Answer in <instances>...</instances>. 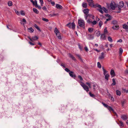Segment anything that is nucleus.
I'll list each match as a JSON object with an SVG mask.
<instances>
[{
	"label": "nucleus",
	"instance_id": "nucleus-1",
	"mask_svg": "<svg viewBox=\"0 0 128 128\" xmlns=\"http://www.w3.org/2000/svg\"><path fill=\"white\" fill-rule=\"evenodd\" d=\"M102 104L103 105V106L105 107L106 108L110 111H112L113 112L114 114L117 117L118 116V115L116 114V113L114 112V110L112 108V107L110 106H108L107 104H106L103 102H102Z\"/></svg>",
	"mask_w": 128,
	"mask_h": 128
},
{
	"label": "nucleus",
	"instance_id": "nucleus-2",
	"mask_svg": "<svg viewBox=\"0 0 128 128\" xmlns=\"http://www.w3.org/2000/svg\"><path fill=\"white\" fill-rule=\"evenodd\" d=\"M54 32L58 39L61 40L62 39V37L60 35V34L56 28H55Z\"/></svg>",
	"mask_w": 128,
	"mask_h": 128
},
{
	"label": "nucleus",
	"instance_id": "nucleus-3",
	"mask_svg": "<svg viewBox=\"0 0 128 128\" xmlns=\"http://www.w3.org/2000/svg\"><path fill=\"white\" fill-rule=\"evenodd\" d=\"M78 23L79 26L80 27L84 28V27L85 26V22L83 20L81 19L78 20Z\"/></svg>",
	"mask_w": 128,
	"mask_h": 128
},
{
	"label": "nucleus",
	"instance_id": "nucleus-4",
	"mask_svg": "<svg viewBox=\"0 0 128 128\" xmlns=\"http://www.w3.org/2000/svg\"><path fill=\"white\" fill-rule=\"evenodd\" d=\"M81 84L80 85L87 92H88L89 91V88L88 86L86 85L83 82H80Z\"/></svg>",
	"mask_w": 128,
	"mask_h": 128
},
{
	"label": "nucleus",
	"instance_id": "nucleus-5",
	"mask_svg": "<svg viewBox=\"0 0 128 128\" xmlns=\"http://www.w3.org/2000/svg\"><path fill=\"white\" fill-rule=\"evenodd\" d=\"M66 26H68L70 28H72L73 29H74L76 26L74 22L72 23H69L68 24H67Z\"/></svg>",
	"mask_w": 128,
	"mask_h": 128
},
{
	"label": "nucleus",
	"instance_id": "nucleus-6",
	"mask_svg": "<svg viewBox=\"0 0 128 128\" xmlns=\"http://www.w3.org/2000/svg\"><path fill=\"white\" fill-rule=\"evenodd\" d=\"M28 38L30 39V41L32 42L33 41V40H36L38 39V38L36 36H33L32 39L29 37H28Z\"/></svg>",
	"mask_w": 128,
	"mask_h": 128
},
{
	"label": "nucleus",
	"instance_id": "nucleus-7",
	"mask_svg": "<svg viewBox=\"0 0 128 128\" xmlns=\"http://www.w3.org/2000/svg\"><path fill=\"white\" fill-rule=\"evenodd\" d=\"M112 28L114 30H118L119 28V26L118 24L113 26L112 27Z\"/></svg>",
	"mask_w": 128,
	"mask_h": 128
},
{
	"label": "nucleus",
	"instance_id": "nucleus-8",
	"mask_svg": "<svg viewBox=\"0 0 128 128\" xmlns=\"http://www.w3.org/2000/svg\"><path fill=\"white\" fill-rule=\"evenodd\" d=\"M86 0L88 3L89 6H94L93 1L92 0Z\"/></svg>",
	"mask_w": 128,
	"mask_h": 128
},
{
	"label": "nucleus",
	"instance_id": "nucleus-9",
	"mask_svg": "<svg viewBox=\"0 0 128 128\" xmlns=\"http://www.w3.org/2000/svg\"><path fill=\"white\" fill-rule=\"evenodd\" d=\"M110 74L112 77L116 75L114 70H111L110 71Z\"/></svg>",
	"mask_w": 128,
	"mask_h": 128
},
{
	"label": "nucleus",
	"instance_id": "nucleus-10",
	"mask_svg": "<svg viewBox=\"0 0 128 128\" xmlns=\"http://www.w3.org/2000/svg\"><path fill=\"white\" fill-rule=\"evenodd\" d=\"M94 38V36L91 34H88L87 36V38L89 40H92Z\"/></svg>",
	"mask_w": 128,
	"mask_h": 128
},
{
	"label": "nucleus",
	"instance_id": "nucleus-11",
	"mask_svg": "<svg viewBox=\"0 0 128 128\" xmlns=\"http://www.w3.org/2000/svg\"><path fill=\"white\" fill-rule=\"evenodd\" d=\"M100 39L102 40H106V38L105 34H101Z\"/></svg>",
	"mask_w": 128,
	"mask_h": 128
},
{
	"label": "nucleus",
	"instance_id": "nucleus-12",
	"mask_svg": "<svg viewBox=\"0 0 128 128\" xmlns=\"http://www.w3.org/2000/svg\"><path fill=\"white\" fill-rule=\"evenodd\" d=\"M104 53L102 52L101 54V55L98 57V59L100 60H102L104 59Z\"/></svg>",
	"mask_w": 128,
	"mask_h": 128
},
{
	"label": "nucleus",
	"instance_id": "nucleus-13",
	"mask_svg": "<svg viewBox=\"0 0 128 128\" xmlns=\"http://www.w3.org/2000/svg\"><path fill=\"white\" fill-rule=\"evenodd\" d=\"M74 72L72 71L70 72L69 74L70 76L73 78H75L76 77V76L73 74Z\"/></svg>",
	"mask_w": 128,
	"mask_h": 128
},
{
	"label": "nucleus",
	"instance_id": "nucleus-14",
	"mask_svg": "<svg viewBox=\"0 0 128 128\" xmlns=\"http://www.w3.org/2000/svg\"><path fill=\"white\" fill-rule=\"evenodd\" d=\"M121 118L124 120H126L127 119V117L126 115H122L121 116Z\"/></svg>",
	"mask_w": 128,
	"mask_h": 128
},
{
	"label": "nucleus",
	"instance_id": "nucleus-15",
	"mask_svg": "<svg viewBox=\"0 0 128 128\" xmlns=\"http://www.w3.org/2000/svg\"><path fill=\"white\" fill-rule=\"evenodd\" d=\"M118 21L116 20H113L112 22V24L114 25L118 24Z\"/></svg>",
	"mask_w": 128,
	"mask_h": 128
},
{
	"label": "nucleus",
	"instance_id": "nucleus-16",
	"mask_svg": "<svg viewBox=\"0 0 128 128\" xmlns=\"http://www.w3.org/2000/svg\"><path fill=\"white\" fill-rule=\"evenodd\" d=\"M124 2L123 1H122L120 2L119 6L120 8H122L124 6Z\"/></svg>",
	"mask_w": 128,
	"mask_h": 128
},
{
	"label": "nucleus",
	"instance_id": "nucleus-17",
	"mask_svg": "<svg viewBox=\"0 0 128 128\" xmlns=\"http://www.w3.org/2000/svg\"><path fill=\"white\" fill-rule=\"evenodd\" d=\"M56 7L58 9H61L62 8V6L61 5L58 4H56Z\"/></svg>",
	"mask_w": 128,
	"mask_h": 128
},
{
	"label": "nucleus",
	"instance_id": "nucleus-18",
	"mask_svg": "<svg viewBox=\"0 0 128 128\" xmlns=\"http://www.w3.org/2000/svg\"><path fill=\"white\" fill-rule=\"evenodd\" d=\"M94 6H92V7L96 8V7H98V8H101V6L99 5L98 4H94Z\"/></svg>",
	"mask_w": 128,
	"mask_h": 128
},
{
	"label": "nucleus",
	"instance_id": "nucleus-19",
	"mask_svg": "<svg viewBox=\"0 0 128 128\" xmlns=\"http://www.w3.org/2000/svg\"><path fill=\"white\" fill-rule=\"evenodd\" d=\"M84 14H88L89 12V10L87 8L84 9Z\"/></svg>",
	"mask_w": 128,
	"mask_h": 128
},
{
	"label": "nucleus",
	"instance_id": "nucleus-20",
	"mask_svg": "<svg viewBox=\"0 0 128 128\" xmlns=\"http://www.w3.org/2000/svg\"><path fill=\"white\" fill-rule=\"evenodd\" d=\"M110 6L111 8L113 10H114L115 9V6L113 4L111 3L110 4Z\"/></svg>",
	"mask_w": 128,
	"mask_h": 128
},
{
	"label": "nucleus",
	"instance_id": "nucleus-21",
	"mask_svg": "<svg viewBox=\"0 0 128 128\" xmlns=\"http://www.w3.org/2000/svg\"><path fill=\"white\" fill-rule=\"evenodd\" d=\"M122 28H123L125 29H127L128 28V26L126 24H124L122 25Z\"/></svg>",
	"mask_w": 128,
	"mask_h": 128
},
{
	"label": "nucleus",
	"instance_id": "nucleus-22",
	"mask_svg": "<svg viewBox=\"0 0 128 128\" xmlns=\"http://www.w3.org/2000/svg\"><path fill=\"white\" fill-rule=\"evenodd\" d=\"M104 76L105 79L107 80H108V77L110 76L108 74H107Z\"/></svg>",
	"mask_w": 128,
	"mask_h": 128
},
{
	"label": "nucleus",
	"instance_id": "nucleus-23",
	"mask_svg": "<svg viewBox=\"0 0 128 128\" xmlns=\"http://www.w3.org/2000/svg\"><path fill=\"white\" fill-rule=\"evenodd\" d=\"M33 11L36 13V14H38L39 13V11L37 10L35 8H34L33 9Z\"/></svg>",
	"mask_w": 128,
	"mask_h": 128
},
{
	"label": "nucleus",
	"instance_id": "nucleus-24",
	"mask_svg": "<svg viewBox=\"0 0 128 128\" xmlns=\"http://www.w3.org/2000/svg\"><path fill=\"white\" fill-rule=\"evenodd\" d=\"M102 69L103 70V74L104 75H105L108 72L105 69H104V67H102Z\"/></svg>",
	"mask_w": 128,
	"mask_h": 128
},
{
	"label": "nucleus",
	"instance_id": "nucleus-25",
	"mask_svg": "<svg viewBox=\"0 0 128 128\" xmlns=\"http://www.w3.org/2000/svg\"><path fill=\"white\" fill-rule=\"evenodd\" d=\"M99 8L98 9V10L102 14H103L104 13L103 11L102 10V6H101V8Z\"/></svg>",
	"mask_w": 128,
	"mask_h": 128
},
{
	"label": "nucleus",
	"instance_id": "nucleus-26",
	"mask_svg": "<svg viewBox=\"0 0 128 128\" xmlns=\"http://www.w3.org/2000/svg\"><path fill=\"white\" fill-rule=\"evenodd\" d=\"M116 94L117 95L120 96L121 94V92L119 90H116Z\"/></svg>",
	"mask_w": 128,
	"mask_h": 128
},
{
	"label": "nucleus",
	"instance_id": "nucleus-27",
	"mask_svg": "<svg viewBox=\"0 0 128 128\" xmlns=\"http://www.w3.org/2000/svg\"><path fill=\"white\" fill-rule=\"evenodd\" d=\"M28 32L31 33L32 32L34 31V30L32 27H30V28H28Z\"/></svg>",
	"mask_w": 128,
	"mask_h": 128
},
{
	"label": "nucleus",
	"instance_id": "nucleus-28",
	"mask_svg": "<svg viewBox=\"0 0 128 128\" xmlns=\"http://www.w3.org/2000/svg\"><path fill=\"white\" fill-rule=\"evenodd\" d=\"M8 4L9 6H10L12 5V2L11 1H10L8 2Z\"/></svg>",
	"mask_w": 128,
	"mask_h": 128
},
{
	"label": "nucleus",
	"instance_id": "nucleus-29",
	"mask_svg": "<svg viewBox=\"0 0 128 128\" xmlns=\"http://www.w3.org/2000/svg\"><path fill=\"white\" fill-rule=\"evenodd\" d=\"M78 78H79L80 80V81H78V82H79L80 83L81 82H82V81L83 80V79L81 76L80 75H79L78 76Z\"/></svg>",
	"mask_w": 128,
	"mask_h": 128
},
{
	"label": "nucleus",
	"instance_id": "nucleus-30",
	"mask_svg": "<svg viewBox=\"0 0 128 128\" xmlns=\"http://www.w3.org/2000/svg\"><path fill=\"white\" fill-rule=\"evenodd\" d=\"M93 28H89L88 29V31L90 32H92L93 30Z\"/></svg>",
	"mask_w": 128,
	"mask_h": 128
},
{
	"label": "nucleus",
	"instance_id": "nucleus-31",
	"mask_svg": "<svg viewBox=\"0 0 128 128\" xmlns=\"http://www.w3.org/2000/svg\"><path fill=\"white\" fill-rule=\"evenodd\" d=\"M34 27L38 30L40 32L41 31V30L37 26L36 24H35L34 25Z\"/></svg>",
	"mask_w": 128,
	"mask_h": 128
},
{
	"label": "nucleus",
	"instance_id": "nucleus-32",
	"mask_svg": "<svg viewBox=\"0 0 128 128\" xmlns=\"http://www.w3.org/2000/svg\"><path fill=\"white\" fill-rule=\"evenodd\" d=\"M108 41L110 42H112L113 40L111 37L110 36H108Z\"/></svg>",
	"mask_w": 128,
	"mask_h": 128
},
{
	"label": "nucleus",
	"instance_id": "nucleus-33",
	"mask_svg": "<svg viewBox=\"0 0 128 128\" xmlns=\"http://www.w3.org/2000/svg\"><path fill=\"white\" fill-rule=\"evenodd\" d=\"M69 56L73 60H76V59L72 55H71V54H69Z\"/></svg>",
	"mask_w": 128,
	"mask_h": 128
},
{
	"label": "nucleus",
	"instance_id": "nucleus-34",
	"mask_svg": "<svg viewBox=\"0 0 128 128\" xmlns=\"http://www.w3.org/2000/svg\"><path fill=\"white\" fill-rule=\"evenodd\" d=\"M112 80L113 82V83L111 85L112 86H114L116 84L115 80L114 78H113L112 79Z\"/></svg>",
	"mask_w": 128,
	"mask_h": 128
},
{
	"label": "nucleus",
	"instance_id": "nucleus-35",
	"mask_svg": "<svg viewBox=\"0 0 128 128\" xmlns=\"http://www.w3.org/2000/svg\"><path fill=\"white\" fill-rule=\"evenodd\" d=\"M126 102V100H124L121 101V103L122 105V106H123L124 105Z\"/></svg>",
	"mask_w": 128,
	"mask_h": 128
},
{
	"label": "nucleus",
	"instance_id": "nucleus-36",
	"mask_svg": "<svg viewBox=\"0 0 128 128\" xmlns=\"http://www.w3.org/2000/svg\"><path fill=\"white\" fill-rule=\"evenodd\" d=\"M33 5L35 7H37V6L38 5L37 3V1L36 0H35L34 2V4H33Z\"/></svg>",
	"mask_w": 128,
	"mask_h": 128
},
{
	"label": "nucleus",
	"instance_id": "nucleus-37",
	"mask_svg": "<svg viewBox=\"0 0 128 128\" xmlns=\"http://www.w3.org/2000/svg\"><path fill=\"white\" fill-rule=\"evenodd\" d=\"M107 27H105L104 30V34H106L108 33V31L107 30Z\"/></svg>",
	"mask_w": 128,
	"mask_h": 128
},
{
	"label": "nucleus",
	"instance_id": "nucleus-38",
	"mask_svg": "<svg viewBox=\"0 0 128 128\" xmlns=\"http://www.w3.org/2000/svg\"><path fill=\"white\" fill-rule=\"evenodd\" d=\"M102 10L105 13H107L108 11L106 8L104 7H102Z\"/></svg>",
	"mask_w": 128,
	"mask_h": 128
},
{
	"label": "nucleus",
	"instance_id": "nucleus-39",
	"mask_svg": "<svg viewBox=\"0 0 128 128\" xmlns=\"http://www.w3.org/2000/svg\"><path fill=\"white\" fill-rule=\"evenodd\" d=\"M89 94L90 96L92 98H94L95 97V96L94 94H92L91 92H89Z\"/></svg>",
	"mask_w": 128,
	"mask_h": 128
},
{
	"label": "nucleus",
	"instance_id": "nucleus-40",
	"mask_svg": "<svg viewBox=\"0 0 128 128\" xmlns=\"http://www.w3.org/2000/svg\"><path fill=\"white\" fill-rule=\"evenodd\" d=\"M20 13L21 14L22 16H24L25 14V13L23 10L20 11Z\"/></svg>",
	"mask_w": 128,
	"mask_h": 128
},
{
	"label": "nucleus",
	"instance_id": "nucleus-41",
	"mask_svg": "<svg viewBox=\"0 0 128 128\" xmlns=\"http://www.w3.org/2000/svg\"><path fill=\"white\" fill-rule=\"evenodd\" d=\"M100 31H98L96 33V35L97 37H99L100 36Z\"/></svg>",
	"mask_w": 128,
	"mask_h": 128
},
{
	"label": "nucleus",
	"instance_id": "nucleus-42",
	"mask_svg": "<svg viewBox=\"0 0 128 128\" xmlns=\"http://www.w3.org/2000/svg\"><path fill=\"white\" fill-rule=\"evenodd\" d=\"M42 20L46 22H48V19H47V18H42Z\"/></svg>",
	"mask_w": 128,
	"mask_h": 128
},
{
	"label": "nucleus",
	"instance_id": "nucleus-43",
	"mask_svg": "<svg viewBox=\"0 0 128 128\" xmlns=\"http://www.w3.org/2000/svg\"><path fill=\"white\" fill-rule=\"evenodd\" d=\"M82 6L84 8H86L87 7V4L86 3H83Z\"/></svg>",
	"mask_w": 128,
	"mask_h": 128
},
{
	"label": "nucleus",
	"instance_id": "nucleus-44",
	"mask_svg": "<svg viewBox=\"0 0 128 128\" xmlns=\"http://www.w3.org/2000/svg\"><path fill=\"white\" fill-rule=\"evenodd\" d=\"M123 52V50L122 48H120V54H122Z\"/></svg>",
	"mask_w": 128,
	"mask_h": 128
},
{
	"label": "nucleus",
	"instance_id": "nucleus-45",
	"mask_svg": "<svg viewBox=\"0 0 128 128\" xmlns=\"http://www.w3.org/2000/svg\"><path fill=\"white\" fill-rule=\"evenodd\" d=\"M86 20V22H87V23H88V24H90L92 22V20H90V19L87 20H87Z\"/></svg>",
	"mask_w": 128,
	"mask_h": 128
},
{
	"label": "nucleus",
	"instance_id": "nucleus-46",
	"mask_svg": "<svg viewBox=\"0 0 128 128\" xmlns=\"http://www.w3.org/2000/svg\"><path fill=\"white\" fill-rule=\"evenodd\" d=\"M103 24V23L102 22V21H100V22L99 23L98 25L100 27H101V26H102V24Z\"/></svg>",
	"mask_w": 128,
	"mask_h": 128
},
{
	"label": "nucleus",
	"instance_id": "nucleus-47",
	"mask_svg": "<svg viewBox=\"0 0 128 128\" xmlns=\"http://www.w3.org/2000/svg\"><path fill=\"white\" fill-rule=\"evenodd\" d=\"M98 66L99 68H100L101 67V65L100 63L99 62H98L97 63Z\"/></svg>",
	"mask_w": 128,
	"mask_h": 128
},
{
	"label": "nucleus",
	"instance_id": "nucleus-48",
	"mask_svg": "<svg viewBox=\"0 0 128 128\" xmlns=\"http://www.w3.org/2000/svg\"><path fill=\"white\" fill-rule=\"evenodd\" d=\"M120 126H124V124L122 121H120Z\"/></svg>",
	"mask_w": 128,
	"mask_h": 128
},
{
	"label": "nucleus",
	"instance_id": "nucleus-49",
	"mask_svg": "<svg viewBox=\"0 0 128 128\" xmlns=\"http://www.w3.org/2000/svg\"><path fill=\"white\" fill-rule=\"evenodd\" d=\"M111 19H112L111 17L110 16H109V18L108 19H106V21H109L110 20H111Z\"/></svg>",
	"mask_w": 128,
	"mask_h": 128
},
{
	"label": "nucleus",
	"instance_id": "nucleus-50",
	"mask_svg": "<svg viewBox=\"0 0 128 128\" xmlns=\"http://www.w3.org/2000/svg\"><path fill=\"white\" fill-rule=\"evenodd\" d=\"M15 11L16 13L18 15H20V13L17 10H15Z\"/></svg>",
	"mask_w": 128,
	"mask_h": 128
},
{
	"label": "nucleus",
	"instance_id": "nucleus-51",
	"mask_svg": "<svg viewBox=\"0 0 128 128\" xmlns=\"http://www.w3.org/2000/svg\"><path fill=\"white\" fill-rule=\"evenodd\" d=\"M39 1L41 4V5L42 6L44 4V2L43 0H39Z\"/></svg>",
	"mask_w": 128,
	"mask_h": 128
},
{
	"label": "nucleus",
	"instance_id": "nucleus-52",
	"mask_svg": "<svg viewBox=\"0 0 128 128\" xmlns=\"http://www.w3.org/2000/svg\"><path fill=\"white\" fill-rule=\"evenodd\" d=\"M96 20L94 21L93 22H92V24L93 25H95L96 24Z\"/></svg>",
	"mask_w": 128,
	"mask_h": 128
},
{
	"label": "nucleus",
	"instance_id": "nucleus-53",
	"mask_svg": "<svg viewBox=\"0 0 128 128\" xmlns=\"http://www.w3.org/2000/svg\"><path fill=\"white\" fill-rule=\"evenodd\" d=\"M78 46L79 47V48L80 49V50H82V46H80V44H78Z\"/></svg>",
	"mask_w": 128,
	"mask_h": 128
},
{
	"label": "nucleus",
	"instance_id": "nucleus-54",
	"mask_svg": "<svg viewBox=\"0 0 128 128\" xmlns=\"http://www.w3.org/2000/svg\"><path fill=\"white\" fill-rule=\"evenodd\" d=\"M84 18L86 20H87V18L88 17V14H85L84 16Z\"/></svg>",
	"mask_w": 128,
	"mask_h": 128
},
{
	"label": "nucleus",
	"instance_id": "nucleus-55",
	"mask_svg": "<svg viewBox=\"0 0 128 128\" xmlns=\"http://www.w3.org/2000/svg\"><path fill=\"white\" fill-rule=\"evenodd\" d=\"M86 84L88 85L90 88H91L90 85L91 84L89 82H87L86 83Z\"/></svg>",
	"mask_w": 128,
	"mask_h": 128
},
{
	"label": "nucleus",
	"instance_id": "nucleus-56",
	"mask_svg": "<svg viewBox=\"0 0 128 128\" xmlns=\"http://www.w3.org/2000/svg\"><path fill=\"white\" fill-rule=\"evenodd\" d=\"M65 71L66 72H70L71 71H70V70L68 69V68H66L65 69Z\"/></svg>",
	"mask_w": 128,
	"mask_h": 128
},
{
	"label": "nucleus",
	"instance_id": "nucleus-57",
	"mask_svg": "<svg viewBox=\"0 0 128 128\" xmlns=\"http://www.w3.org/2000/svg\"><path fill=\"white\" fill-rule=\"evenodd\" d=\"M122 42V40L121 39H120L119 40H118L117 41V42Z\"/></svg>",
	"mask_w": 128,
	"mask_h": 128
},
{
	"label": "nucleus",
	"instance_id": "nucleus-58",
	"mask_svg": "<svg viewBox=\"0 0 128 128\" xmlns=\"http://www.w3.org/2000/svg\"><path fill=\"white\" fill-rule=\"evenodd\" d=\"M42 9L44 10L45 11H46L47 10V8H46V6H44L43 8H42Z\"/></svg>",
	"mask_w": 128,
	"mask_h": 128
},
{
	"label": "nucleus",
	"instance_id": "nucleus-59",
	"mask_svg": "<svg viewBox=\"0 0 128 128\" xmlns=\"http://www.w3.org/2000/svg\"><path fill=\"white\" fill-rule=\"evenodd\" d=\"M51 4L52 6H54L55 4V3L54 2H51Z\"/></svg>",
	"mask_w": 128,
	"mask_h": 128
},
{
	"label": "nucleus",
	"instance_id": "nucleus-60",
	"mask_svg": "<svg viewBox=\"0 0 128 128\" xmlns=\"http://www.w3.org/2000/svg\"><path fill=\"white\" fill-rule=\"evenodd\" d=\"M36 8H38L39 9H40L41 8V7L37 5V7H35Z\"/></svg>",
	"mask_w": 128,
	"mask_h": 128
},
{
	"label": "nucleus",
	"instance_id": "nucleus-61",
	"mask_svg": "<svg viewBox=\"0 0 128 128\" xmlns=\"http://www.w3.org/2000/svg\"><path fill=\"white\" fill-rule=\"evenodd\" d=\"M84 49L87 52L88 50V48L86 46L84 48Z\"/></svg>",
	"mask_w": 128,
	"mask_h": 128
},
{
	"label": "nucleus",
	"instance_id": "nucleus-62",
	"mask_svg": "<svg viewBox=\"0 0 128 128\" xmlns=\"http://www.w3.org/2000/svg\"><path fill=\"white\" fill-rule=\"evenodd\" d=\"M29 43L30 44L32 45H35L34 44V43H32L30 42H29Z\"/></svg>",
	"mask_w": 128,
	"mask_h": 128
},
{
	"label": "nucleus",
	"instance_id": "nucleus-63",
	"mask_svg": "<svg viewBox=\"0 0 128 128\" xmlns=\"http://www.w3.org/2000/svg\"><path fill=\"white\" fill-rule=\"evenodd\" d=\"M22 22L26 23V20L24 18H23L22 20Z\"/></svg>",
	"mask_w": 128,
	"mask_h": 128
},
{
	"label": "nucleus",
	"instance_id": "nucleus-64",
	"mask_svg": "<svg viewBox=\"0 0 128 128\" xmlns=\"http://www.w3.org/2000/svg\"><path fill=\"white\" fill-rule=\"evenodd\" d=\"M96 85H94L93 86V89L94 90H95L96 89Z\"/></svg>",
	"mask_w": 128,
	"mask_h": 128
}]
</instances>
